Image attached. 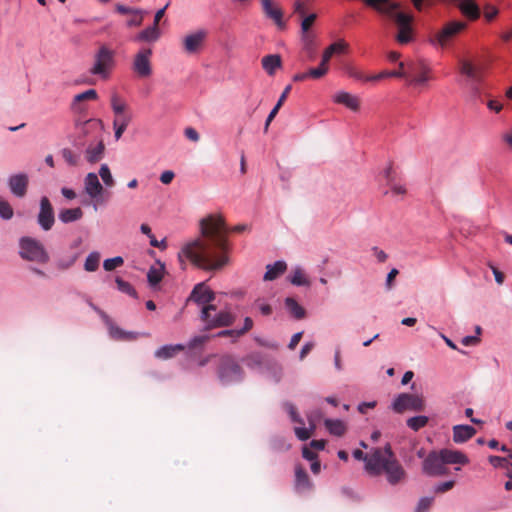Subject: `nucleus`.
<instances>
[{
	"label": "nucleus",
	"instance_id": "f257e3e1",
	"mask_svg": "<svg viewBox=\"0 0 512 512\" xmlns=\"http://www.w3.org/2000/svg\"><path fill=\"white\" fill-rule=\"evenodd\" d=\"M199 225L201 238L188 241L178 252L180 266L184 270L188 260L206 271L220 270L228 263L225 222L221 216L209 215Z\"/></svg>",
	"mask_w": 512,
	"mask_h": 512
},
{
	"label": "nucleus",
	"instance_id": "f03ea898",
	"mask_svg": "<svg viewBox=\"0 0 512 512\" xmlns=\"http://www.w3.org/2000/svg\"><path fill=\"white\" fill-rule=\"evenodd\" d=\"M366 5L394 21L398 33L396 40L400 44H408L413 40V17L399 10V3L392 0H364Z\"/></svg>",
	"mask_w": 512,
	"mask_h": 512
},
{
	"label": "nucleus",
	"instance_id": "7ed1b4c3",
	"mask_svg": "<svg viewBox=\"0 0 512 512\" xmlns=\"http://www.w3.org/2000/svg\"><path fill=\"white\" fill-rule=\"evenodd\" d=\"M115 55L114 50L106 45H101L94 54L93 64L89 69V73L103 80L108 79L116 64Z\"/></svg>",
	"mask_w": 512,
	"mask_h": 512
},
{
	"label": "nucleus",
	"instance_id": "20e7f679",
	"mask_svg": "<svg viewBox=\"0 0 512 512\" xmlns=\"http://www.w3.org/2000/svg\"><path fill=\"white\" fill-rule=\"evenodd\" d=\"M19 255L24 260L41 264L49 261V254L43 244L29 236H23L19 239Z\"/></svg>",
	"mask_w": 512,
	"mask_h": 512
},
{
	"label": "nucleus",
	"instance_id": "39448f33",
	"mask_svg": "<svg viewBox=\"0 0 512 512\" xmlns=\"http://www.w3.org/2000/svg\"><path fill=\"white\" fill-rule=\"evenodd\" d=\"M200 318L205 323L206 328L211 329L232 325L235 322L236 315L228 309L217 312L214 305H208L202 307Z\"/></svg>",
	"mask_w": 512,
	"mask_h": 512
},
{
	"label": "nucleus",
	"instance_id": "423d86ee",
	"mask_svg": "<svg viewBox=\"0 0 512 512\" xmlns=\"http://www.w3.org/2000/svg\"><path fill=\"white\" fill-rule=\"evenodd\" d=\"M218 378L223 385H231L243 379V370L240 365L229 355L220 358Z\"/></svg>",
	"mask_w": 512,
	"mask_h": 512
},
{
	"label": "nucleus",
	"instance_id": "0eeeda50",
	"mask_svg": "<svg viewBox=\"0 0 512 512\" xmlns=\"http://www.w3.org/2000/svg\"><path fill=\"white\" fill-rule=\"evenodd\" d=\"M101 120L88 119V120H77L75 122V146L83 144L84 139H90L91 141L101 138Z\"/></svg>",
	"mask_w": 512,
	"mask_h": 512
},
{
	"label": "nucleus",
	"instance_id": "6e6552de",
	"mask_svg": "<svg viewBox=\"0 0 512 512\" xmlns=\"http://www.w3.org/2000/svg\"><path fill=\"white\" fill-rule=\"evenodd\" d=\"M425 408V401L421 395L400 393L396 395L391 403V409L398 414L405 411L420 412Z\"/></svg>",
	"mask_w": 512,
	"mask_h": 512
},
{
	"label": "nucleus",
	"instance_id": "1a4fd4ad",
	"mask_svg": "<svg viewBox=\"0 0 512 512\" xmlns=\"http://www.w3.org/2000/svg\"><path fill=\"white\" fill-rule=\"evenodd\" d=\"M394 456L391 446L387 444L384 449L374 448L368 453L365 469L372 475H379L383 472L388 461Z\"/></svg>",
	"mask_w": 512,
	"mask_h": 512
},
{
	"label": "nucleus",
	"instance_id": "9d476101",
	"mask_svg": "<svg viewBox=\"0 0 512 512\" xmlns=\"http://www.w3.org/2000/svg\"><path fill=\"white\" fill-rule=\"evenodd\" d=\"M467 24L463 21H450L446 23L432 39L434 45L446 47L457 35L465 30Z\"/></svg>",
	"mask_w": 512,
	"mask_h": 512
},
{
	"label": "nucleus",
	"instance_id": "9b49d317",
	"mask_svg": "<svg viewBox=\"0 0 512 512\" xmlns=\"http://www.w3.org/2000/svg\"><path fill=\"white\" fill-rule=\"evenodd\" d=\"M98 177L96 173L90 172L84 178V191L92 200L91 205L94 211L98 210L99 205L104 204L102 198L104 188Z\"/></svg>",
	"mask_w": 512,
	"mask_h": 512
},
{
	"label": "nucleus",
	"instance_id": "f8f14e48",
	"mask_svg": "<svg viewBox=\"0 0 512 512\" xmlns=\"http://www.w3.org/2000/svg\"><path fill=\"white\" fill-rule=\"evenodd\" d=\"M409 84L413 86H425L430 80V68L422 61L410 62L406 65Z\"/></svg>",
	"mask_w": 512,
	"mask_h": 512
},
{
	"label": "nucleus",
	"instance_id": "ddd939ff",
	"mask_svg": "<svg viewBox=\"0 0 512 512\" xmlns=\"http://www.w3.org/2000/svg\"><path fill=\"white\" fill-rule=\"evenodd\" d=\"M151 56L152 50L150 48H142L136 53L132 69L139 77L147 78L152 75Z\"/></svg>",
	"mask_w": 512,
	"mask_h": 512
},
{
	"label": "nucleus",
	"instance_id": "4468645a",
	"mask_svg": "<svg viewBox=\"0 0 512 512\" xmlns=\"http://www.w3.org/2000/svg\"><path fill=\"white\" fill-rule=\"evenodd\" d=\"M55 223V213L53 206L47 196H42L39 202V212L37 214V224L43 231L52 229Z\"/></svg>",
	"mask_w": 512,
	"mask_h": 512
},
{
	"label": "nucleus",
	"instance_id": "2eb2a0df",
	"mask_svg": "<svg viewBox=\"0 0 512 512\" xmlns=\"http://www.w3.org/2000/svg\"><path fill=\"white\" fill-rule=\"evenodd\" d=\"M423 473L428 476H442L447 473V468L444 464L440 452H431L423 461Z\"/></svg>",
	"mask_w": 512,
	"mask_h": 512
},
{
	"label": "nucleus",
	"instance_id": "dca6fc26",
	"mask_svg": "<svg viewBox=\"0 0 512 512\" xmlns=\"http://www.w3.org/2000/svg\"><path fill=\"white\" fill-rule=\"evenodd\" d=\"M28 184L29 177L24 172L11 174L7 179V185L11 194L17 198H23L26 195Z\"/></svg>",
	"mask_w": 512,
	"mask_h": 512
},
{
	"label": "nucleus",
	"instance_id": "f3484780",
	"mask_svg": "<svg viewBox=\"0 0 512 512\" xmlns=\"http://www.w3.org/2000/svg\"><path fill=\"white\" fill-rule=\"evenodd\" d=\"M215 299L214 292L201 282L194 286L188 301H193L202 307L212 305L211 302Z\"/></svg>",
	"mask_w": 512,
	"mask_h": 512
},
{
	"label": "nucleus",
	"instance_id": "a211bd4d",
	"mask_svg": "<svg viewBox=\"0 0 512 512\" xmlns=\"http://www.w3.org/2000/svg\"><path fill=\"white\" fill-rule=\"evenodd\" d=\"M460 72L473 82L471 87L473 95L475 97L480 96V88L477 86V84L480 82L478 68L471 61L461 59Z\"/></svg>",
	"mask_w": 512,
	"mask_h": 512
},
{
	"label": "nucleus",
	"instance_id": "6ab92c4d",
	"mask_svg": "<svg viewBox=\"0 0 512 512\" xmlns=\"http://www.w3.org/2000/svg\"><path fill=\"white\" fill-rule=\"evenodd\" d=\"M206 35L207 33L205 30H197L186 35L183 39V47L185 52L188 54L199 52L204 44Z\"/></svg>",
	"mask_w": 512,
	"mask_h": 512
},
{
	"label": "nucleus",
	"instance_id": "aec40b11",
	"mask_svg": "<svg viewBox=\"0 0 512 512\" xmlns=\"http://www.w3.org/2000/svg\"><path fill=\"white\" fill-rule=\"evenodd\" d=\"M383 472H385L387 481L391 485L398 484L405 477V471L400 463L393 456L390 461H388L387 465L384 467Z\"/></svg>",
	"mask_w": 512,
	"mask_h": 512
},
{
	"label": "nucleus",
	"instance_id": "412c9836",
	"mask_svg": "<svg viewBox=\"0 0 512 512\" xmlns=\"http://www.w3.org/2000/svg\"><path fill=\"white\" fill-rule=\"evenodd\" d=\"M105 145L102 138L91 141L85 149V159L89 163H96L104 157Z\"/></svg>",
	"mask_w": 512,
	"mask_h": 512
},
{
	"label": "nucleus",
	"instance_id": "4be33fe9",
	"mask_svg": "<svg viewBox=\"0 0 512 512\" xmlns=\"http://www.w3.org/2000/svg\"><path fill=\"white\" fill-rule=\"evenodd\" d=\"M332 99L334 103L344 105L352 111H358L360 108L359 98L344 90L337 91Z\"/></svg>",
	"mask_w": 512,
	"mask_h": 512
},
{
	"label": "nucleus",
	"instance_id": "5701e85b",
	"mask_svg": "<svg viewBox=\"0 0 512 512\" xmlns=\"http://www.w3.org/2000/svg\"><path fill=\"white\" fill-rule=\"evenodd\" d=\"M384 177L386 185L389 187V191H386L385 194L391 193L393 196H402L406 193L405 185L396 179L391 167L384 170Z\"/></svg>",
	"mask_w": 512,
	"mask_h": 512
},
{
	"label": "nucleus",
	"instance_id": "b1692460",
	"mask_svg": "<svg viewBox=\"0 0 512 512\" xmlns=\"http://www.w3.org/2000/svg\"><path fill=\"white\" fill-rule=\"evenodd\" d=\"M260 1H261L262 9H263L266 17L272 19L274 21V23L279 28H281V29L284 28L285 23L283 22L282 11L273 5L272 0H260Z\"/></svg>",
	"mask_w": 512,
	"mask_h": 512
},
{
	"label": "nucleus",
	"instance_id": "393cba45",
	"mask_svg": "<svg viewBox=\"0 0 512 512\" xmlns=\"http://www.w3.org/2000/svg\"><path fill=\"white\" fill-rule=\"evenodd\" d=\"M92 307L94 310L99 312L100 316L107 324V326L109 328V334L112 338H114V339H131V338L135 337L134 333L126 332V331L120 329L119 327L115 326L112 323V321L110 320V318L104 312L98 310V308H96L95 306H92Z\"/></svg>",
	"mask_w": 512,
	"mask_h": 512
},
{
	"label": "nucleus",
	"instance_id": "a878e982",
	"mask_svg": "<svg viewBox=\"0 0 512 512\" xmlns=\"http://www.w3.org/2000/svg\"><path fill=\"white\" fill-rule=\"evenodd\" d=\"M442 458H443V461H444V464H462V465H465V464H468L469 463V459L468 457L462 453L461 451H458V450H450V449H442L439 451Z\"/></svg>",
	"mask_w": 512,
	"mask_h": 512
},
{
	"label": "nucleus",
	"instance_id": "bb28decb",
	"mask_svg": "<svg viewBox=\"0 0 512 512\" xmlns=\"http://www.w3.org/2000/svg\"><path fill=\"white\" fill-rule=\"evenodd\" d=\"M476 433V429L470 425H455L453 427V441L455 443H464L471 439Z\"/></svg>",
	"mask_w": 512,
	"mask_h": 512
},
{
	"label": "nucleus",
	"instance_id": "cd10ccee",
	"mask_svg": "<svg viewBox=\"0 0 512 512\" xmlns=\"http://www.w3.org/2000/svg\"><path fill=\"white\" fill-rule=\"evenodd\" d=\"M457 6L462 14L470 20H475L480 16V9L473 0H458Z\"/></svg>",
	"mask_w": 512,
	"mask_h": 512
},
{
	"label": "nucleus",
	"instance_id": "c85d7f7f",
	"mask_svg": "<svg viewBox=\"0 0 512 512\" xmlns=\"http://www.w3.org/2000/svg\"><path fill=\"white\" fill-rule=\"evenodd\" d=\"M311 488L312 483L309 480L307 473L302 467L297 466L295 468V489L297 492L303 493L311 490Z\"/></svg>",
	"mask_w": 512,
	"mask_h": 512
},
{
	"label": "nucleus",
	"instance_id": "c756f323",
	"mask_svg": "<svg viewBox=\"0 0 512 512\" xmlns=\"http://www.w3.org/2000/svg\"><path fill=\"white\" fill-rule=\"evenodd\" d=\"M287 269V264L283 260H277L273 264L266 266V272L264 274L265 281H273L281 276Z\"/></svg>",
	"mask_w": 512,
	"mask_h": 512
},
{
	"label": "nucleus",
	"instance_id": "7c9ffc66",
	"mask_svg": "<svg viewBox=\"0 0 512 512\" xmlns=\"http://www.w3.org/2000/svg\"><path fill=\"white\" fill-rule=\"evenodd\" d=\"M83 217V210L80 207L65 208L59 211L58 219L63 224H69L80 220Z\"/></svg>",
	"mask_w": 512,
	"mask_h": 512
},
{
	"label": "nucleus",
	"instance_id": "2f4dec72",
	"mask_svg": "<svg viewBox=\"0 0 512 512\" xmlns=\"http://www.w3.org/2000/svg\"><path fill=\"white\" fill-rule=\"evenodd\" d=\"M157 266H151L147 272V280L151 287H156L164 276L165 265L160 260L156 261Z\"/></svg>",
	"mask_w": 512,
	"mask_h": 512
},
{
	"label": "nucleus",
	"instance_id": "473e14b6",
	"mask_svg": "<svg viewBox=\"0 0 512 512\" xmlns=\"http://www.w3.org/2000/svg\"><path fill=\"white\" fill-rule=\"evenodd\" d=\"M161 36V32L158 26L152 24L151 26L147 27L143 31H141L137 36V41L142 42H149L153 43L156 42Z\"/></svg>",
	"mask_w": 512,
	"mask_h": 512
},
{
	"label": "nucleus",
	"instance_id": "72a5a7b5",
	"mask_svg": "<svg viewBox=\"0 0 512 512\" xmlns=\"http://www.w3.org/2000/svg\"><path fill=\"white\" fill-rule=\"evenodd\" d=\"M281 64V57L278 54H270L262 58V67L269 75H274Z\"/></svg>",
	"mask_w": 512,
	"mask_h": 512
},
{
	"label": "nucleus",
	"instance_id": "f704fd0d",
	"mask_svg": "<svg viewBox=\"0 0 512 512\" xmlns=\"http://www.w3.org/2000/svg\"><path fill=\"white\" fill-rule=\"evenodd\" d=\"M288 313L295 319L300 320L305 317V309L292 297H287L284 301Z\"/></svg>",
	"mask_w": 512,
	"mask_h": 512
},
{
	"label": "nucleus",
	"instance_id": "c9c22d12",
	"mask_svg": "<svg viewBox=\"0 0 512 512\" xmlns=\"http://www.w3.org/2000/svg\"><path fill=\"white\" fill-rule=\"evenodd\" d=\"M183 349L184 346L182 344L163 345L155 351L154 355L156 358L159 359H169L175 356L178 352L182 351Z\"/></svg>",
	"mask_w": 512,
	"mask_h": 512
},
{
	"label": "nucleus",
	"instance_id": "e433bc0d",
	"mask_svg": "<svg viewBox=\"0 0 512 512\" xmlns=\"http://www.w3.org/2000/svg\"><path fill=\"white\" fill-rule=\"evenodd\" d=\"M97 98V91L95 89H88L74 96L72 108L77 112H82L85 108L79 104L80 102L84 100H96Z\"/></svg>",
	"mask_w": 512,
	"mask_h": 512
},
{
	"label": "nucleus",
	"instance_id": "4c0bfd02",
	"mask_svg": "<svg viewBox=\"0 0 512 512\" xmlns=\"http://www.w3.org/2000/svg\"><path fill=\"white\" fill-rule=\"evenodd\" d=\"M346 49H347V44L343 40L332 43L323 52L321 61H323V64L328 65L333 54L343 53Z\"/></svg>",
	"mask_w": 512,
	"mask_h": 512
},
{
	"label": "nucleus",
	"instance_id": "58836bf2",
	"mask_svg": "<svg viewBox=\"0 0 512 512\" xmlns=\"http://www.w3.org/2000/svg\"><path fill=\"white\" fill-rule=\"evenodd\" d=\"M289 281L291 282L292 285L298 286V287L310 285V282H309L307 276L305 275L304 270L299 265H296L293 268V270L289 276Z\"/></svg>",
	"mask_w": 512,
	"mask_h": 512
},
{
	"label": "nucleus",
	"instance_id": "ea45409f",
	"mask_svg": "<svg viewBox=\"0 0 512 512\" xmlns=\"http://www.w3.org/2000/svg\"><path fill=\"white\" fill-rule=\"evenodd\" d=\"M324 425L330 434L342 436L346 432V425L340 419H325Z\"/></svg>",
	"mask_w": 512,
	"mask_h": 512
},
{
	"label": "nucleus",
	"instance_id": "a19ab883",
	"mask_svg": "<svg viewBox=\"0 0 512 512\" xmlns=\"http://www.w3.org/2000/svg\"><path fill=\"white\" fill-rule=\"evenodd\" d=\"M110 104L113 113L116 116L130 114L127 103L122 100L117 94H112Z\"/></svg>",
	"mask_w": 512,
	"mask_h": 512
},
{
	"label": "nucleus",
	"instance_id": "79ce46f5",
	"mask_svg": "<svg viewBox=\"0 0 512 512\" xmlns=\"http://www.w3.org/2000/svg\"><path fill=\"white\" fill-rule=\"evenodd\" d=\"M307 420H308V423H309V427L308 428H305V427H295V429H294L295 435L301 441L308 440L310 438L312 432L316 429V425L314 423V418L312 417V415H307Z\"/></svg>",
	"mask_w": 512,
	"mask_h": 512
},
{
	"label": "nucleus",
	"instance_id": "37998d69",
	"mask_svg": "<svg viewBox=\"0 0 512 512\" xmlns=\"http://www.w3.org/2000/svg\"><path fill=\"white\" fill-rule=\"evenodd\" d=\"M316 19L315 14H310L303 18L301 22V30L303 33V41L305 42V46L307 49H311L312 40L310 39L309 35L307 34L308 29L313 24V22Z\"/></svg>",
	"mask_w": 512,
	"mask_h": 512
},
{
	"label": "nucleus",
	"instance_id": "c03bdc74",
	"mask_svg": "<svg viewBox=\"0 0 512 512\" xmlns=\"http://www.w3.org/2000/svg\"><path fill=\"white\" fill-rule=\"evenodd\" d=\"M290 89H291V86H290V85H288V86L284 89V91H283V93L281 94V96L279 97V99H278V101H277L276 105L274 106V108L270 111V113H269V115H268V117H267V119H266V121H265V130H267V129H268V127H269V125H270L271 121L274 119V117H275V116H276V114L278 113V111H279L280 107L282 106L283 102L285 101V99H286V97H287V95H288V93H289Z\"/></svg>",
	"mask_w": 512,
	"mask_h": 512
},
{
	"label": "nucleus",
	"instance_id": "a18cd8bd",
	"mask_svg": "<svg viewBox=\"0 0 512 512\" xmlns=\"http://www.w3.org/2000/svg\"><path fill=\"white\" fill-rule=\"evenodd\" d=\"M429 421V418L424 415L413 416L407 419L406 425L413 431H418L425 427Z\"/></svg>",
	"mask_w": 512,
	"mask_h": 512
},
{
	"label": "nucleus",
	"instance_id": "49530a36",
	"mask_svg": "<svg viewBox=\"0 0 512 512\" xmlns=\"http://www.w3.org/2000/svg\"><path fill=\"white\" fill-rule=\"evenodd\" d=\"M100 262V253L93 251L88 254L84 262V269L88 272H94L98 269Z\"/></svg>",
	"mask_w": 512,
	"mask_h": 512
},
{
	"label": "nucleus",
	"instance_id": "de8ad7c7",
	"mask_svg": "<svg viewBox=\"0 0 512 512\" xmlns=\"http://www.w3.org/2000/svg\"><path fill=\"white\" fill-rule=\"evenodd\" d=\"M115 282H116V285H117V289L120 292L125 293V294H127L129 296H132L134 298H137L136 290L133 288V286L129 282L124 281L120 277H117L115 279Z\"/></svg>",
	"mask_w": 512,
	"mask_h": 512
},
{
	"label": "nucleus",
	"instance_id": "09e8293b",
	"mask_svg": "<svg viewBox=\"0 0 512 512\" xmlns=\"http://www.w3.org/2000/svg\"><path fill=\"white\" fill-rule=\"evenodd\" d=\"M99 176L101 177L103 183L107 187H112L114 185V178L111 174L109 166L107 164H102L99 169Z\"/></svg>",
	"mask_w": 512,
	"mask_h": 512
},
{
	"label": "nucleus",
	"instance_id": "8fccbe9b",
	"mask_svg": "<svg viewBox=\"0 0 512 512\" xmlns=\"http://www.w3.org/2000/svg\"><path fill=\"white\" fill-rule=\"evenodd\" d=\"M14 215L13 208L10 203L0 197V218L3 220H10Z\"/></svg>",
	"mask_w": 512,
	"mask_h": 512
},
{
	"label": "nucleus",
	"instance_id": "3c124183",
	"mask_svg": "<svg viewBox=\"0 0 512 512\" xmlns=\"http://www.w3.org/2000/svg\"><path fill=\"white\" fill-rule=\"evenodd\" d=\"M327 72H328V65L323 64V61H321L318 67L310 68L307 71V75H309V78L319 79V78L323 77Z\"/></svg>",
	"mask_w": 512,
	"mask_h": 512
},
{
	"label": "nucleus",
	"instance_id": "603ef678",
	"mask_svg": "<svg viewBox=\"0 0 512 512\" xmlns=\"http://www.w3.org/2000/svg\"><path fill=\"white\" fill-rule=\"evenodd\" d=\"M123 262H124V260H123V258L121 256H116V257H113V258H108V259L104 260L103 268L106 271H112L115 268L121 266L123 264Z\"/></svg>",
	"mask_w": 512,
	"mask_h": 512
},
{
	"label": "nucleus",
	"instance_id": "864d4df0",
	"mask_svg": "<svg viewBox=\"0 0 512 512\" xmlns=\"http://www.w3.org/2000/svg\"><path fill=\"white\" fill-rule=\"evenodd\" d=\"M404 62H399V70H393V71H382V74H384V78L387 77H397V78H405L408 77V73L406 70H404L405 66Z\"/></svg>",
	"mask_w": 512,
	"mask_h": 512
},
{
	"label": "nucleus",
	"instance_id": "5fc2aeb1",
	"mask_svg": "<svg viewBox=\"0 0 512 512\" xmlns=\"http://www.w3.org/2000/svg\"><path fill=\"white\" fill-rule=\"evenodd\" d=\"M133 119L132 113L126 115L116 116L113 120V126H119L127 129Z\"/></svg>",
	"mask_w": 512,
	"mask_h": 512
},
{
	"label": "nucleus",
	"instance_id": "6e6d98bb",
	"mask_svg": "<svg viewBox=\"0 0 512 512\" xmlns=\"http://www.w3.org/2000/svg\"><path fill=\"white\" fill-rule=\"evenodd\" d=\"M489 462L495 468L508 469L509 467H512V464L506 458L500 456H490Z\"/></svg>",
	"mask_w": 512,
	"mask_h": 512
},
{
	"label": "nucleus",
	"instance_id": "4d7b16f0",
	"mask_svg": "<svg viewBox=\"0 0 512 512\" xmlns=\"http://www.w3.org/2000/svg\"><path fill=\"white\" fill-rule=\"evenodd\" d=\"M344 71L349 77H351L357 81L363 82L365 74L362 71H360L359 69H357L356 67H354L352 65H345Z\"/></svg>",
	"mask_w": 512,
	"mask_h": 512
},
{
	"label": "nucleus",
	"instance_id": "13d9d810",
	"mask_svg": "<svg viewBox=\"0 0 512 512\" xmlns=\"http://www.w3.org/2000/svg\"><path fill=\"white\" fill-rule=\"evenodd\" d=\"M434 501V497H422L419 499L415 512H427Z\"/></svg>",
	"mask_w": 512,
	"mask_h": 512
},
{
	"label": "nucleus",
	"instance_id": "bf43d9fd",
	"mask_svg": "<svg viewBox=\"0 0 512 512\" xmlns=\"http://www.w3.org/2000/svg\"><path fill=\"white\" fill-rule=\"evenodd\" d=\"M63 159L69 164L70 166H76L78 164L79 157L74 154L70 149L64 148L61 151Z\"/></svg>",
	"mask_w": 512,
	"mask_h": 512
},
{
	"label": "nucleus",
	"instance_id": "052dcab7",
	"mask_svg": "<svg viewBox=\"0 0 512 512\" xmlns=\"http://www.w3.org/2000/svg\"><path fill=\"white\" fill-rule=\"evenodd\" d=\"M254 306L259 310L263 316H269L272 314V307L270 304L265 302L263 299H257L254 302Z\"/></svg>",
	"mask_w": 512,
	"mask_h": 512
},
{
	"label": "nucleus",
	"instance_id": "680f3d73",
	"mask_svg": "<svg viewBox=\"0 0 512 512\" xmlns=\"http://www.w3.org/2000/svg\"><path fill=\"white\" fill-rule=\"evenodd\" d=\"M284 407H285L286 411L288 412V414L290 415L291 421L301 424V425L304 424L303 419L298 415L293 404L287 402L284 404Z\"/></svg>",
	"mask_w": 512,
	"mask_h": 512
},
{
	"label": "nucleus",
	"instance_id": "e2e57ef3",
	"mask_svg": "<svg viewBox=\"0 0 512 512\" xmlns=\"http://www.w3.org/2000/svg\"><path fill=\"white\" fill-rule=\"evenodd\" d=\"M454 484H455V482L453 480L441 482V483L436 484L433 487V491L435 493H443V492H446V491L452 489Z\"/></svg>",
	"mask_w": 512,
	"mask_h": 512
},
{
	"label": "nucleus",
	"instance_id": "0e129e2a",
	"mask_svg": "<svg viewBox=\"0 0 512 512\" xmlns=\"http://www.w3.org/2000/svg\"><path fill=\"white\" fill-rule=\"evenodd\" d=\"M245 363L248 367L254 369L261 366V356L259 354H251L245 359Z\"/></svg>",
	"mask_w": 512,
	"mask_h": 512
},
{
	"label": "nucleus",
	"instance_id": "69168bd1",
	"mask_svg": "<svg viewBox=\"0 0 512 512\" xmlns=\"http://www.w3.org/2000/svg\"><path fill=\"white\" fill-rule=\"evenodd\" d=\"M116 10H117V12H119L121 14L142 15L144 13L143 10H141V9L130 8V7L124 6L122 4H117Z\"/></svg>",
	"mask_w": 512,
	"mask_h": 512
},
{
	"label": "nucleus",
	"instance_id": "338daca9",
	"mask_svg": "<svg viewBox=\"0 0 512 512\" xmlns=\"http://www.w3.org/2000/svg\"><path fill=\"white\" fill-rule=\"evenodd\" d=\"M208 339L207 335H198L192 337L188 342L189 348H195L197 346L202 345Z\"/></svg>",
	"mask_w": 512,
	"mask_h": 512
},
{
	"label": "nucleus",
	"instance_id": "774afa93",
	"mask_svg": "<svg viewBox=\"0 0 512 512\" xmlns=\"http://www.w3.org/2000/svg\"><path fill=\"white\" fill-rule=\"evenodd\" d=\"M78 256L77 255H73L70 259L68 260H64V259H60L58 262H57V267L59 269H68L69 267H71L75 261L77 260Z\"/></svg>",
	"mask_w": 512,
	"mask_h": 512
}]
</instances>
